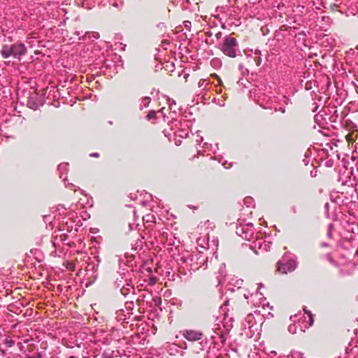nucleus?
<instances>
[{"label":"nucleus","instance_id":"obj_1","mask_svg":"<svg viewBox=\"0 0 358 358\" xmlns=\"http://www.w3.org/2000/svg\"><path fill=\"white\" fill-rule=\"evenodd\" d=\"M233 322L234 319L227 313L217 318L210 336L213 350L218 351L224 345L227 337L233 327Z\"/></svg>","mask_w":358,"mask_h":358},{"label":"nucleus","instance_id":"obj_2","mask_svg":"<svg viewBox=\"0 0 358 358\" xmlns=\"http://www.w3.org/2000/svg\"><path fill=\"white\" fill-rule=\"evenodd\" d=\"M178 262L188 270L195 271L206 263L207 257L203 252L198 250L186 251L180 255Z\"/></svg>","mask_w":358,"mask_h":358},{"label":"nucleus","instance_id":"obj_3","mask_svg":"<svg viewBox=\"0 0 358 358\" xmlns=\"http://www.w3.org/2000/svg\"><path fill=\"white\" fill-rule=\"evenodd\" d=\"M220 49L225 55L231 58L241 55L238 41L230 36H226L224 38L223 43L220 45Z\"/></svg>","mask_w":358,"mask_h":358},{"label":"nucleus","instance_id":"obj_4","mask_svg":"<svg viewBox=\"0 0 358 358\" xmlns=\"http://www.w3.org/2000/svg\"><path fill=\"white\" fill-rule=\"evenodd\" d=\"M297 266L295 256H285L278 262V271L281 273H287L294 271Z\"/></svg>","mask_w":358,"mask_h":358},{"label":"nucleus","instance_id":"obj_5","mask_svg":"<svg viewBox=\"0 0 358 358\" xmlns=\"http://www.w3.org/2000/svg\"><path fill=\"white\" fill-rule=\"evenodd\" d=\"M254 226L252 223H243L238 220V225L236 227V233L243 239L250 241L254 236Z\"/></svg>","mask_w":358,"mask_h":358},{"label":"nucleus","instance_id":"obj_6","mask_svg":"<svg viewBox=\"0 0 358 358\" xmlns=\"http://www.w3.org/2000/svg\"><path fill=\"white\" fill-rule=\"evenodd\" d=\"M182 336L189 341H196L202 338L203 334L201 331L186 329L182 333Z\"/></svg>","mask_w":358,"mask_h":358},{"label":"nucleus","instance_id":"obj_7","mask_svg":"<svg viewBox=\"0 0 358 358\" xmlns=\"http://www.w3.org/2000/svg\"><path fill=\"white\" fill-rule=\"evenodd\" d=\"M12 46V56L20 60L22 57L27 53V48L24 43H15L11 45Z\"/></svg>","mask_w":358,"mask_h":358},{"label":"nucleus","instance_id":"obj_8","mask_svg":"<svg viewBox=\"0 0 358 358\" xmlns=\"http://www.w3.org/2000/svg\"><path fill=\"white\" fill-rule=\"evenodd\" d=\"M276 97L275 96H271L269 95H267L266 94H260L256 101L257 103L261 106L263 108H271L270 103H273V101H276Z\"/></svg>","mask_w":358,"mask_h":358},{"label":"nucleus","instance_id":"obj_9","mask_svg":"<svg viewBox=\"0 0 358 358\" xmlns=\"http://www.w3.org/2000/svg\"><path fill=\"white\" fill-rule=\"evenodd\" d=\"M228 289L231 291H234L235 289H239L243 284V280L242 279H238L236 277H231L228 278Z\"/></svg>","mask_w":358,"mask_h":358},{"label":"nucleus","instance_id":"obj_10","mask_svg":"<svg viewBox=\"0 0 358 358\" xmlns=\"http://www.w3.org/2000/svg\"><path fill=\"white\" fill-rule=\"evenodd\" d=\"M354 182H351L350 185H348L349 189L347 190L345 192L343 191L341 192L342 194H345V198L348 200L352 201L355 198H357V192L358 189L354 188Z\"/></svg>","mask_w":358,"mask_h":358},{"label":"nucleus","instance_id":"obj_11","mask_svg":"<svg viewBox=\"0 0 358 358\" xmlns=\"http://www.w3.org/2000/svg\"><path fill=\"white\" fill-rule=\"evenodd\" d=\"M1 55L3 58L7 59L12 56V46L4 45L1 50Z\"/></svg>","mask_w":358,"mask_h":358},{"label":"nucleus","instance_id":"obj_12","mask_svg":"<svg viewBox=\"0 0 358 358\" xmlns=\"http://www.w3.org/2000/svg\"><path fill=\"white\" fill-rule=\"evenodd\" d=\"M261 243H262V238H257L250 245L251 250H252L257 255L258 254V250H261Z\"/></svg>","mask_w":358,"mask_h":358},{"label":"nucleus","instance_id":"obj_13","mask_svg":"<svg viewBox=\"0 0 358 358\" xmlns=\"http://www.w3.org/2000/svg\"><path fill=\"white\" fill-rule=\"evenodd\" d=\"M134 287L131 284L127 283L126 287L123 286L120 289V292L122 295L127 296L129 292H134Z\"/></svg>","mask_w":358,"mask_h":358},{"label":"nucleus","instance_id":"obj_14","mask_svg":"<svg viewBox=\"0 0 358 358\" xmlns=\"http://www.w3.org/2000/svg\"><path fill=\"white\" fill-rule=\"evenodd\" d=\"M92 37L94 39H98L99 38V34L98 32H85V35L82 37H79V40H86L87 38Z\"/></svg>","mask_w":358,"mask_h":358},{"label":"nucleus","instance_id":"obj_15","mask_svg":"<svg viewBox=\"0 0 358 358\" xmlns=\"http://www.w3.org/2000/svg\"><path fill=\"white\" fill-rule=\"evenodd\" d=\"M68 164L62 163L58 166V171L60 173V178H62L63 174H66L68 170Z\"/></svg>","mask_w":358,"mask_h":358},{"label":"nucleus","instance_id":"obj_16","mask_svg":"<svg viewBox=\"0 0 358 358\" xmlns=\"http://www.w3.org/2000/svg\"><path fill=\"white\" fill-rule=\"evenodd\" d=\"M271 243L269 241H265L264 238H262V243H261V250L263 251H268L271 248Z\"/></svg>","mask_w":358,"mask_h":358},{"label":"nucleus","instance_id":"obj_17","mask_svg":"<svg viewBox=\"0 0 358 358\" xmlns=\"http://www.w3.org/2000/svg\"><path fill=\"white\" fill-rule=\"evenodd\" d=\"M287 358H305L303 353L298 351H292Z\"/></svg>","mask_w":358,"mask_h":358},{"label":"nucleus","instance_id":"obj_18","mask_svg":"<svg viewBox=\"0 0 358 358\" xmlns=\"http://www.w3.org/2000/svg\"><path fill=\"white\" fill-rule=\"evenodd\" d=\"M27 105L30 108L36 110L38 108V103L33 100L31 98H30L27 101Z\"/></svg>","mask_w":358,"mask_h":358},{"label":"nucleus","instance_id":"obj_19","mask_svg":"<svg viewBox=\"0 0 358 358\" xmlns=\"http://www.w3.org/2000/svg\"><path fill=\"white\" fill-rule=\"evenodd\" d=\"M303 310L305 312L306 314L308 315V316L309 317V326H312L313 324V314L311 313L310 311L306 309V307H303Z\"/></svg>","mask_w":358,"mask_h":358},{"label":"nucleus","instance_id":"obj_20","mask_svg":"<svg viewBox=\"0 0 358 358\" xmlns=\"http://www.w3.org/2000/svg\"><path fill=\"white\" fill-rule=\"evenodd\" d=\"M244 203L247 206L248 208L255 206L254 201L251 197L245 198L244 200Z\"/></svg>","mask_w":358,"mask_h":358},{"label":"nucleus","instance_id":"obj_21","mask_svg":"<svg viewBox=\"0 0 358 358\" xmlns=\"http://www.w3.org/2000/svg\"><path fill=\"white\" fill-rule=\"evenodd\" d=\"M167 102L169 105L170 109L173 110V113H176V110L173 108V107L176 105V101H174L173 99L168 98Z\"/></svg>","mask_w":358,"mask_h":358},{"label":"nucleus","instance_id":"obj_22","mask_svg":"<svg viewBox=\"0 0 358 358\" xmlns=\"http://www.w3.org/2000/svg\"><path fill=\"white\" fill-rule=\"evenodd\" d=\"M156 115H157V113H156V111L155 110H150L147 116H146V119L148 120H154L156 118Z\"/></svg>","mask_w":358,"mask_h":358},{"label":"nucleus","instance_id":"obj_23","mask_svg":"<svg viewBox=\"0 0 358 358\" xmlns=\"http://www.w3.org/2000/svg\"><path fill=\"white\" fill-rule=\"evenodd\" d=\"M4 343L7 347L11 348L15 345V341L10 338H6L4 341Z\"/></svg>","mask_w":358,"mask_h":358},{"label":"nucleus","instance_id":"obj_24","mask_svg":"<svg viewBox=\"0 0 358 358\" xmlns=\"http://www.w3.org/2000/svg\"><path fill=\"white\" fill-rule=\"evenodd\" d=\"M305 7L301 5H298L296 8L294 10V12H295L297 14H302L303 13Z\"/></svg>","mask_w":358,"mask_h":358},{"label":"nucleus","instance_id":"obj_25","mask_svg":"<svg viewBox=\"0 0 358 358\" xmlns=\"http://www.w3.org/2000/svg\"><path fill=\"white\" fill-rule=\"evenodd\" d=\"M151 99L149 96H145L142 99V104L144 107H148L150 103Z\"/></svg>","mask_w":358,"mask_h":358},{"label":"nucleus","instance_id":"obj_26","mask_svg":"<svg viewBox=\"0 0 358 358\" xmlns=\"http://www.w3.org/2000/svg\"><path fill=\"white\" fill-rule=\"evenodd\" d=\"M143 241L141 240H138L136 241V244L132 246V250H136L138 248H141L143 246Z\"/></svg>","mask_w":358,"mask_h":358},{"label":"nucleus","instance_id":"obj_27","mask_svg":"<svg viewBox=\"0 0 358 358\" xmlns=\"http://www.w3.org/2000/svg\"><path fill=\"white\" fill-rule=\"evenodd\" d=\"M288 331L289 333H291L292 334H296V326L294 324H290L288 327Z\"/></svg>","mask_w":358,"mask_h":358},{"label":"nucleus","instance_id":"obj_28","mask_svg":"<svg viewBox=\"0 0 358 358\" xmlns=\"http://www.w3.org/2000/svg\"><path fill=\"white\" fill-rule=\"evenodd\" d=\"M332 229H333V224H329L328 226V231H327V236L329 238H331V237H332Z\"/></svg>","mask_w":358,"mask_h":358},{"label":"nucleus","instance_id":"obj_29","mask_svg":"<svg viewBox=\"0 0 358 358\" xmlns=\"http://www.w3.org/2000/svg\"><path fill=\"white\" fill-rule=\"evenodd\" d=\"M210 63H211V65L213 66H218L221 65L220 61L217 59H212Z\"/></svg>","mask_w":358,"mask_h":358},{"label":"nucleus","instance_id":"obj_30","mask_svg":"<svg viewBox=\"0 0 358 358\" xmlns=\"http://www.w3.org/2000/svg\"><path fill=\"white\" fill-rule=\"evenodd\" d=\"M183 24H184V27H185V29H187V30H190V28H191V22L190 21H188V20L184 21Z\"/></svg>","mask_w":358,"mask_h":358},{"label":"nucleus","instance_id":"obj_31","mask_svg":"<svg viewBox=\"0 0 358 358\" xmlns=\"http://www.w3.org/2000/svg\"><path fill=\"white\" fill-rule=\"evenodd\" d=\"M152 219H154V216L152 215H147L145 217H143V220L147 222L150 221L152 222V220H151Z\"/></svg>","mask_w":358,"mask_h":358},{"label":"nucleus","instance_id":"obj_32","mask_svg":"<svg viewBox=\"0 0 358 358\" xmlns=\"http://www.w3.org/2000/svg\"><path fill=\"white\" fill-rule=\"evenodd\" d=\"M29 358H43L42 352H38L35 355L31 356Z\"/></svg>","mask_w":358,"mask_h":358},{"label":"nucleus","instance_id":"obj_33","mask_svg":"<svg viewBox=\"0 0 358 358\" xmlns=\"http://www.w3.org/2000/svg\"><path fill=\"white\" fill-rule=\"evenodd\" d=\"M275 111H280L282 113H285V107H280L279 108H275Z\"/></svg>","mask_w":358,"mask_h":358},{"label":"nucleus","instance_id":"obj_34","mask_svg":"<svg viewBox=\"0 0 358 358\" xmlns=\"http://www.w3.org/2000/svg\"><path fill=\"white\" fill-rule=\"evenodd\" d=\"M199 345L202 347L201 350H203V348L207 345V341H201V343H199Z\"/></svg>","mask_w":358,"mask_h":358},{"label":"nucleus","instance_id":"obj_35","mask_svg":"<svg viewBox=\"0 0 358 358\" xmlns=\"http://www.w3.org/2000/svg\"><path fill=\"white\" fill-rule=\"evenodd\" d=\"M90 156L92 157H99V154L98 152H92L90 155Z\"/></svg>","mask_w":358,"mask_h":358},{"label":"nucleus","instance_id":"obj_36","mask_svg":"<svg viewBox=\"0 0 358 358\" xmlns=\"http://www.w3.org/2000/svg\"><path fill=\"white\" fill-rule=\"evenodd\" d=\"M327 246H328V244H327V243H324V242H322V243H321V247H323V248H324V247H327Z\"/></svg>","mask_w":358,"mask_h":358},{"label":"nucleus","instance_id":"obj_37","mask_svg":"<svg viewBox=\"0 0 358 358\" xmlns=\"http://www.w3.org/2000/svg\"><path fill=\"white\" fill-rule=\"evenodd\" d=\"M129 227L130 229H131V230H132V229L134 228V224H131V223H130V224H129Z\"/></svg>","mask_w":358,"mask_h":358},{"label":"nucleus","instance_id":"obj_38","mask_svg":"<svg viewBox=\"0 0 358 358\" xmlns=\"http://www.w3.org/2000/svg\"><path fill=\"white\" fill-rule=\"evenodd\" d=\"M74 185L72 184V183H68L67 185H66V187H73Z\"/></svg>","mask_w":358,"mask_h":358},{"label":"nucleus","instance_id":"obj_39","mask_svg":"<svg viewBox=\"0 0 358 358\" xmlns=\"http://www.w3.org/2000/svg\"><path fill=\"white\" fill-rule=\"evenodd\" d=\"M238 69H239V70H242L243 69V64H240L238 65Z\"/></svg>","mask_w":358,"mask_h":358},{"label":"nucleus","instance_id":"obj_40","mask_svg":"<svg viewBox=\"0 0 358 358\" xmlns=\"http://www.w3.org/2000/svg\"><path fill=\"white\" fill-rule=\"evenodd\" d=\"M203 84V81H201V80H200V81L199 82V87H202Z\"/></svg>","mask_w":358,"mask_h":358},{"label":"nucleus","instance_id":"obj_41","mask_svg":"<svg viewBox=\"0 0 358 358\" xmlns=\"http://www.w3.org/2000/svg\"><path fill=\"white\" fill-rule=\"evenodd\" d=\"M150 281H151V283H152V284L155 283V278H150Z\"/></svg>","mask_w":358,"mask_h":358},{"label":"nucleus","instance_id":"obj_42","mask_svg":"<svg viewBox=\"0 0 358 358\" xmlns=\"http://www.w3.org/2000/svg\"><path fill=\"white\" fill-rule=\"evenodd\" d=\"M222 35V33L221 32H218L216 34V37L218 38L219 37H220Z\"/></svg>","mask_w":358,"mask_h":358},{"label":"nucleus","instance_id":"obj_43","mask_svg":"<svg viewBox=\"0 0 358 358\" xmlns=\"http://www.w3.org/2000/svg\"><path fill=\"white\" fill-rule=\"evenodd\" d=\"M75 34L77 36H80V34H81V32H80L79 31H76Z\"/></svg>","mask_w":358,"mask_h":358},{"label":"nucleus","instance_id":"obj_44","mask_svg":"<svg viewBox=\"0 0 358 358\" xmlns=\"http://www.w3.org/2000/svg\"><path fill=\"white\" fill-rule=\"evenodd\" d=\"M261 60H262V59H261V58H260V57H259V59H258V62H257V65H259V64H260V63H261Z\"/></svg>","mask_w":358,"mask_h":358},{"label":"nucleus","instance_id":"obj_45","mask_svg":"<svg viewBox=\"0 0 358 358\" xmlns=\"http://www.w3.org/2000/svg\"><path fill=\"white\" fill-rule=\"evenodd\" d=\"M113 5V6H115V7H117V3L116 2H115Z\"/></svg>","mask_w":358,"mask_h":358},{"label":"nucleus","instance_id":"obj_46","mask_svg":"<svg viewBox=\"0 0 358 358\" xmlns=\"http://www.w3.org/2000/svg\"><path fill=\"white\" fill-rule=\"evenodd\" d=\"M133 213H134V216L136 217V210H133Z\"/></svg>","mask_w":358,"mask_h":358},{"label":"nucleus","instance_id":"obj_47","mask_svg":"<svg viewBox=\"0 0 358 358\" xmlns=\"http://www.w3.org/2000/svg\"><path fill=\"white\" fill-rule=\"evenodd\" d=\"M218 81H219V83L221 84L222 83V81H221V79L220 78H218Z\"/></svg>","mask_w":358,"mask_h":358},{"label":"nucleus","instance_id":"obj_48","mask_svg":"<svg viewBox=\"0 0 358 358\" xmlns=\"http://www.w3.org/2000/svg\"><path fill=\"white\" fill-rule=\"evenodd\" d=\"M215 357H209V356H208V355H207V357H204V358H215Z\"/></svg>","mask_w":358,"mask_h":358},{"label":"nucleus","instance_id":"obj_49","mask_svg":"<svg viewBox=\"0 0 358 358\" xmlns=\"http://www.w3.org/2000/svg\"><path fill=\"white\" fill-rule=\"evenodd\" d=\"M244 297H245V299H248V295H246L245 294H244Z\"/></svg>","mask_w":358,"mask_h":358},{"label":"nucleus","instance_id":"obj_50","mask_svg":"<svg viewBox=\"0 0 358 358\" xmlns=\"http://www.w3.org/2000/svg\"><path fill=\"white\" fill-rule=\"evenodd\" d=\"M328 206H329V205H328V203H327L325 204V208H328Z\"/></svg>","mask_w":358,"mask_h":358},{"label":"nucleus","instance_id":"obj_51","mask_svg":"<svg viewBox=\"0 0 358 358\" xmlns=\"http://www.w3.org/2000/svg\"><path fill=\"white\" fill-rule=\"evenodd\" d=\"M205 224H210L209 220H207V221L205 222Z\"/></svg>","mask_w":358,"mask_h":358},{"label":"nucleus","instance_id":"obj_52","mask_svg":"<svg viewBox=\"0 0 358 358\" xmlns=\"http://www.w3.org/2000/svg\"><path fill=\"white\" fill-rule=\"evenodd\" d=\"M310 175H311L312 176H313V175H315V173L311 172V173H310Z\"/></svg>","mask_w":358,"mask_h":358},{"label":"nucleus","instance_id":"obj_53","mask_svg":"<svg viewBox=\"0 0 358 358\" xmlns=\"http://www.w3.org/2000/svg\"><path fill=\"white\" fill-rule=\"evenodd\" d=\"M310 175H311L312 176H313V175H315V173L311 172V173H310Z\"/></svg>","mask_w":358,"mask_h":358},{"label":"nucleus","instance_id":"obj_54","mask_svg":"<svg viewBox=\"0 0 358 358\" xmlns=\"http://www.w3.org/2000/svg\"><path fill=\"white\" fill-rule=\"evenodd\" d=\"M203 141V137H201L200 138V141Z\"/></svg>","mask_w":358,"mask_h":358},{"label":"nucleus","instance_id":"obj_55","mask_svg":"<svg viewBox=\"0 0 358 358\" xmlns=\"http://www.w3.org/2000/svg\"><path fill=\"white\" fill-rule=\"evenodd\" d=\"M296 317V315H294V316H290V319H291V320H292V317Z\"/></svg>","mask_w":358,"mask_h":358},{"label":"nucleus","instance_id":"obj_56","mask_svg":"<svg viewBox=\"0 0 358 358\" xmlns=\"http://www.w3.org/2000/svg\"><path fill=\"white\" fill-rule=\"evenodd\" d=\"M160 358H164V357H160ZM166 358H169V357H168V356H166Z\"/></svg>","mask_w":358,"mask_h":358},{"label":"nucleus","instance_id":"obj_57","mask_svg":"<svg viewBox=\"0 0 358 358\" xmlns=\"http://www.w3.org/2000/svg\"><path fill=\"white\" fill-rule=\"evenodd\" d=\"M281 358H287V357H285V356H283V357H281Z\"/></svg>","mask_w":358,"mask_h":358},{"label":"nucleus","instance_id":"obj_58","mask_svg":"<svg viewBox=\"0 0 358 358\" xmlns=\"http://www.w3.org/2000/svg\"><path fill=\"white\" fill-rule=\"evenodd\" d=\"M357 49L358 50V46L357 47Z\"/></svg>","mask_w":358,"mask_h":358}]
</instances>
